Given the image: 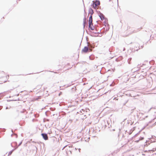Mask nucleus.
Here are the masks:
<instances>
[{
	"label": "nucleus",
	"mask_w": 156,
	"mask_h": 156,
	"mask_svg": "<svg viewBox=\"0 0 156 156\" xmlns=\"http://www.w3.org/2000/svg\"><path fill=\"white\" fill-rule=\"evenodd\" d=\"M17 147H16V148H15V149H13V150H12L11 151H10V152H9V154H8V156H9L10 155H11L12 152H13V151L15 149H17Z\"/></svg>",
	"instance_id": "39448f33"
},
{
	"label": "nucleus",
	"mask_w": 156,
	"mask_h": 156,
	"mask_svg": "<svg viewBox=\"0 0 156 156\" xmlns=\"http://www.w3.org/2000/svg\"><path fill=\"white\" fill-rule=\"evenodd\" d=\"M44 121H45V119H44Z\"/></svg>",
	"instance_id": "ddd939ff"
},
{
	"label": "nucleus",
	"mask_w": 156,
	"mask_h": 156,
	"mask_svg": "<svg viewBox=\"0 0 156 156\" xmlns=\"http://www.w3.org/2000/svg\"><path fill=\"white\" fill-rule=\"evenodd\" d=\"M92 16H91L89 17V27L90 28L91 27V26L92 25Z\"/></svg>",
	"instance_id": "7ed1b4c3"
},
{
	"label": "nucleus",
	"mask_w": 156,
	"mask_h": 156,
	"mask_svg": "<svg viewBox=\"0 0 156 156\" xmlns=\"http://www.w3.org/2000/svg\"><path fill=\"white\" fill-rule=\"evenodd\" d=\"M6 109H8V107H6Z\"/></svg>",
	"instance_id": "f8f14e48"
},
{
	"label": "nucleus",
	"mask_w": 156,
	"mask_h": 156,
	"mask_svg": "<svg viewBox=\"0 0 156 156\" xmlns=\"http://www.w3.org/2000/svg\"><path fill=\"white\" fill-rule=\"evenodd\" d=\"M41 135L44 140H48V137L47 134L45 133H42Z\"/></svg>",
	"instance_id": "f03ea898"
},
{
	"label": "nucleus",
	"mask_w": 156,
	"mask_h": 156,
	"mask_svg": "<svg viewBox=\"0 0 156 156\" xmlns=\"http://www.w3.org/2000/svg\"><path fill=\"white\" fill-rule=\"evenodd\" d=\"M12 132H13V130H12Z\"/></svg>",
	"instance_id": "2eb2a0df"
},
{
	"label": "nucleus",
	"mask_w": 156,
	"mask_h": 156,
	"mask_svg": "<svg viewBox=\"0 0 156 156\" xmlns=\"http://www.w3.org/2000/svg\"><path fill=\"white\" fill-rule=\"evenodd\" d=\"M14 135H15L16 137V138H17V134H14Z\"/></svg>",
	"instance_id": "6e6552de"
},
{
	"label": "nucleus",
	"mask_w": 156,
	"mask_h": 156,
	"mask_svg": "<svg viewBox=\"0 0 156 156\" xmlns=\"http://www.w3.org/2000/svg\"><path fill=\"white\" fill-rule=\"evenodd\" d=\"M99 16H100V17L101 18V19L102 20L103 19H104V17L101 15H100Z\"/></svg>",
	"instance_id": "423d86ee"
},
{
	"label": "nucleus",
	"mask_w": 156,
	"mask_h": 156,
	"mask_svg": "<svg viewBox=\"0 0 156 156\" xmlns=\"http://www.w3.org/2000/svg\"><path fill=\"white\" fill-rule=\"evenodd\" d=\"M100 4V2L99 1H96L94 3L93 6L95 8H96L97 6L98 5H99Z\"/></svg>",
	"instance_id": "f257e3e1"
},
{
	"label": "nucleus",
	"mask_w": 156,
	"mask_h": 156,
	"mask_svg": "<svg viewBox=\"0 0 156 156\" xmlns=\"http://www.w3.org/2000/svg\"><path fill=\"white\" fill-rule=\"evenodd\" d=\"M88 50V48L87 47H85L82 50V51L83 52H87Z\"/></svg>",
	"instance_id": "20e7f679"
},
{
	"label": "nucleus",
	"mask_w": 156,
	"mask_h": 156,
	"mask_svg": "<svg viewBox=\"0 0 156 156\" xmlns=\"http://www.w3.org/2000/svg\"><path fill=\"white\" fill-rule=\"evenodd\" d=\"M12 135H13V134H12L11 135V136H12Z\"/></svg>",
	"instance_id": "4468645a"
},
{
	"label": "nucleus",
	"mask_w": 156,
	"mask_h": 156,
	"mask_svg": "<svg viewBox=\"0 0 156 156\" xmlns=\"http://www.w3.org/2000/svg\"><path fill=\"white\" fill-rule=\"evenodd\" d=\"M15 144H17V143L16 142H15L14 143Z\"/></svg>",
	"instance_id": "9d476101"
},
{
	"label": "nucleus",
	"mask_w": 156,
	"mask_h": 156,
	"mask_svg": "<svg viewBox=\"0 0 156 156\" xmlns=\"http://www.w3.org/2000/svg\"><path fill=\"white\" fill-rule=\"evenodd\" d=\"M47 112H45V114H46V115H47Z\"/></svg>",
	"instance_id": "1a4fd4ad"
},
{
	"label": "nucleus",
	"mask_w": 156,
	"mask_h": 156,
	"mask_svg": "<svg viewBox=\"0 0 156 156\" xmlns=\"http://www.w3.org/2000/svg\"><path fill=\"white\" fill-rule=\"evenodd\" d=\"M22 141H21V142H20V143L18 145V146H17V147H18L19 146H20L21 145V144H22Z\"/></svg>",
	"instance_id": "0eeeda50"
},
{
	"label": "nucleus",
	"mask_w": 156,
	"mask_h": 156,
	"mask_svg": "<svg viewBox=\"0 0 156 156\" xmlns=\"http://www.w3.org/2000/svg\"><path fill=\"white\" fill-rule=\"evenodd\" d=\"M11 145L12 147H13V146L12 145V144H11Z\"/></svg>",
	"instance_id": "9b49d317"
}]
</instances>
